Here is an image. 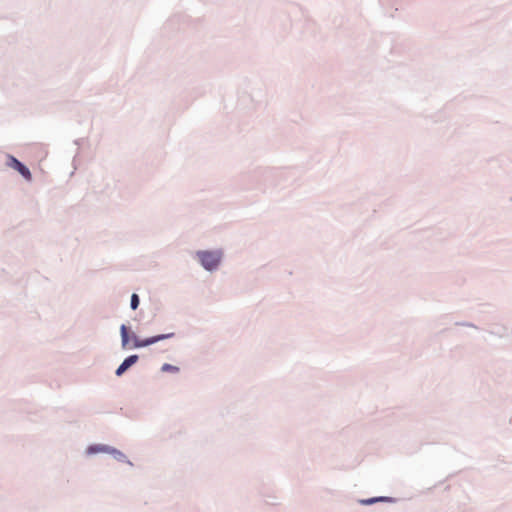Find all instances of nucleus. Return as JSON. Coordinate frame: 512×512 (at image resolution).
Here are the masks:
<instances>
[{
    "mask_svg": "<svg viewBox=\"0 0 512 512\" xmlns=\"http://www.w3.org/2000/svg\"><path fill=\"white\" fill-rule=\"evenodd\" d=\"M197 256L205 269L213 270L219 265L222 255L219 251H199Z\"/></svg>",
    "mask_w": 512,
    "mask_h": 512,
    "instance_id": "1",
    "label": "nucleus"
},
{
    "mask_svg": "<svg viewBox=\"0 0 512 512\" xmlns=\"http://www.w3.org/2000/svg\"><path fill=\"white\" fill-rule=\"evenodd\" d=\"M109 453V454H112L117 460H124L126 457L125 455L114 449V448H111L109 446H106V445H92V446H89L88 449H87V453L88 454H95V453Z\"/></svg>",
    "mask_w": 512,
    "mask_h": 512,
    "instance_id": "2",
    "label": "nucleus"
},
{
    "mask_svg": "<svg viewBox=\"0 0 512 512\" xmlns=\"http://www.w3.org/2000/svg\"><path fill=\"white\" fill-rule=\"evenodd\" d=\"M173 336H174V333L160 334V335L153 336V337H150V338H147L144 340H141L138 337L134 336L133 337V346L135 348L145 347V346L152 345L158 341L171 338Z\"/></svg>",
    "mask_w": 512,
    "mask_h": 512,
    "instance_id": "3",
    "label": "nucleus"
},
{
    "mask_svg": "<svg viewBox=\"0 0 512 512\" xmlns=\"http://www.w3.org/2000/svg\"><path fill=\"white\" fill-rule=\"evenodd\" d=\"M138 361L137 355H131L127 357L122 364L117 368L116 375L121 376L128 368L134 365Z\"/></svg>",
    "mask_w": 512,
    "mask_h": 512,
    "instance_id": "4",
    "label": "nucleus"
},
{
    "mask_svg": "<svg viewBox=\"0 0 512 512\" xmlns=\"http://www.w3.org/2000/svg\"><path fill=\"white\" fill-rule=\"evenodd\" d=\"M10 160L12 162L13 167L17 169L25 178H31V173L26 166H24L20 161H18L14 157H11Z\"/></svg>",
    "mask_w": 512,
    "mask_h": 512,
    "instance_id": "5",
    "label": "nucleus"
},
{
    "mask_svg": "<svg viewBox=\"0 0 512 512\" xmlns=\"http://www.w3.org/2000/svg\"><path fill=\"white\" fill-rule=\"evenodd\" d=\"M120 330H121L122 346L126 347L129 342L127 327L125 325H122Z\"/></svg>",
    "mask_w": 512,
    "mask_h": 512,
    "instance_id": "6",
    "label": "nucleus"
},
{
    "mask_svg": "<svg viewBox=\"0 0 512 512\" xmlns=\"http://www.w3.org/2000/svg\"><path fill=\"white\" fill-rule=\"evenodd\" d=\"M384 500H386V498H384V497L370 498V499L362 500L361 503L365 504V505H370V504H373V503H375L377 501H384Z\"/></svg>",
    "mask_w": 512,
    "mask_h": 512,
    "instance_id": "7",
    "label": "nucleus"
},
{
    "mask_svg": "<svg viewBox=\"0 0 512 512\" xmlns=\"http://www.w3.org/2000/svg\"><path fill=\"white\" fill-rule=\"evenodd\" d=\"M139 305V298L137 294L131 296V308L135 310Z\"/></svg>",
    "mask_w": 512,
    "mask_h": 512,
    "instance_id": "8",
    "label": "nucleus"
},
{
    "mask_svg": "<svg viewBox=\"0 0 512 512\" xmlns=\"http://www.w3.org/2000/svg\"><path fill=\"white\" fill-rule=\"evenodd\" d=\"M178 367L176 366H173V365H170V364H164L162 366V371H167V372H178Z\"/></svg>",
    "mask_w": 512,
    "mask_h": 512,
    "instance_id": "9",
    "label": "nucleus"
}]
</instances>
